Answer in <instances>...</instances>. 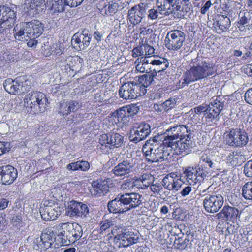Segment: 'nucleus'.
<instances>
[{
  "instance_id": "f257e3e1",
  "label": "nucleus",
  "mask_w": 252,
  "mask_h": 252,
  "mask_svg": "<svg viewBox=\"0 0 252 252\" xmlns=\"http://www.w3.org/2000/svg\"><path fill=\"white\" fill-rule=\"evenodd\" d=\"M190 65V68L186 71L183 75L182 85H187L205 79L214 74L213 67L202 57L197 56L192 59Z\"/></svg>"
},
{
  "instance_id": "f03ea898",
  "label": "nucleus",
  "mask_w": 252,
  "mask_h": 252,
  "mask_svg": "<svg viewBox=\"0 0 252 252\" xmlns=\"http://www.w3.org/2000/svg\"><path fill=\"white\" fill-rule=\"evenodd\" d=\"M158 134L152 139H149L145 142L142 147L146 160L151 162H159L168 160L170 158V153L168 149L162 144L159 145L162 138Z\"/></svg>"
},
{
  "instance_id": "7ed1b4c3",
  "label": "nucleus",
  "mask_w": 252,
  "mask_h": 252,
  "mask_svg": "<svg viewBox=\"0 0 252 252\" xmlns=\"http://www.w3.org/2000/svg\"><path fill=\"white\" fill-rule=\"evenodd\" d=\"M59 233L55 238L57 246L59 248L62 245L67 246L78 240L82 236V227L77 223L65 222L59 224Z\"/></svg>"
},
{
  "instance_id": "20e7f679",
  "label": "nucleus",
  "mask_w": 252,
  "mask_h": 252,
  "mask_svg": "<svg viewBox=\"0 0 252 252\" xmlns=\"http://www.w3.org/2000/svg\"><path fill=\"white\" fill-rule=\"evenodd\" d=\"M24 101L25 105L30 109V112L33 114L44 112L48 103L44 94L35 91L27 94Z\"/></svg>"
},
{
  "instance_id": "39448f33",
  "label": "nucleus",
  "mask_w": 252,
  "mask_h": 252,
  "mask_svg": "<svg viewBox=\"0 0 252 252\" xmlns=\"http://www.w3.org/2000/svg\"><path fill=\"white\" fill-rule=\"evenodd\" d=\"M162 145L164 146L167 149L168 148L171 149L170 152L173 150L178 155H185L189 154L191 150L192 141L190 139L186 138L185 141L179 139H173L172 138L163 136Z\"/></svg>"
},
{
  "instance_id": "423d86ee",
  "label": "nucleus",
  "mask_w": 252,
  "mask_h": 252,
  "mask_svg": "<svg viewBox=\"0 0 252 252\" xmlns=\"http://www.w3.org/2000/svg\"><path fill=\"white\" fill-rule=\"evenodd\" d=\"M140 88L135 82H127L123 84L119 89L120 97L126 100L135 99L139 96L145 94V90Z\"/></svg>"
},
{
  "instance_id": "0eeeda50",
  "label": "nucleus",
  "mask_w": 252,
  "mask_h": 252,
  "mask_svg": "<svg viewBox=\"0 0 252 252\" xmlns=\"http://www.w3.org/2000/svg\"><path fill=\"white\" fill-rule=\"evenodd\" d=\"M186 39V34L178 30L168 32L165 37V44L170 50L177 51L183 46Z\"/></svg>"
},
{
  "instance_id": "6e6552de",
  "label": "nucleus",
  "mask_w": 252,
  "mask_h": 252,
  "mask_svg": "<svg viewBox=\"0 0 252 252\" xmlns=\"http://www.w3.org/2000/svg\"><path fill=\"white\" fill-rule=\"evenodd\" d=\"M203 206L205 210L210 213L217 212L223 206L224 198L221 195L203 194Z\"/></svg>"
},
{
  "instance_id": "1a4fd4ad",
  "label": "nucleus",
  "mask_w": 252,
  "mask_h": 252,
  "mask_svg": "<svg viewBox=\"0 0 252 252\" xmlns=\"http://www.w3.org/2000/svg\"><path fill=\"white\" fill-rule=\"evenodd\" d=\"M227 144L233 147H243L248 141V137L244 130L239 128L232 129L227 135Z\"/></svg>"
},
{
  "instance_id": "9d476101",
  "label": "nucleus",
  "mask_w": 252,
  "mask_h": 252,
  "mask_svg": "<svg viewBox=\"0 0 252 252\" xmlns=\"http://www.w3.org/2000/svg\"><path fill=\"white\" fill-rule=\"evenodd\" d=\"M16 18L15 12L10 7L0 5V34L14 24Z\"/></svg>"
},
{
  "instance_id": "9b49d317",
  "label": "nucleus",
  "mask_w": 252,
  "mask_h": 252,
  "mask_svg": "<svg viewBox=\"0 0 252 252\" xmlns=\"http://www.w3.org/2000/svg\"><path fill=\"white\" fill-rule=\"evenodd\" d=\"M148 10V3L141 2L132 7L128 11V17L130 23L134 25L140 23L145 17Z\"/></svg>"
},
{
  "instance_id": "f8f14e48",
  "label": "nucleus",
  "mask_w": 252,
  "mask_h": 252,
  "mask_svg": "<svg viewBox=\"0 0 252 252\" xmlns=\"http://www.w3.org/2000/svg\"><path fill=\"white\" fill-rule=\"evenodd\" d=\"M224 107V103L218 98L213 100L207 105L206 113L204 117L206 122H212L214 120L219 121L220 113Z\"/></svg>"
},
{
  "instance_id": "ddd939ff",
  "label": "nucleus",
  "mask_w": 252,
  "mask_h": 252,
  "mask_svg": "<svg viewBox=\"0 0 252 252\" xmlns=\"http://www.w3.org/2000/svg\"><path fill=\"white\" fill-rule=\"evenodd\" d=\"M178 4L179 0H157L156 2L159 13L165 16L181 11L182 8Z\"/></svg>"
},
{
  "instance_id": "4468645a",
  "label": "nucleus",
  "mask_w": 252,
  "mask_h": 252,
  "mask_svg": "<svg viewBox=\"0 0 252 252\" xmlns=\"http://www.w3.org/2000/svg\"><path fill=\"white\" fill-rule=\"evenodd\" d=\"M39 211L41 218L47 221L54 220L61 214L60 207L49 201L44 202Z\"/></svg>"
},
{
  "instance_id": "2eb2a0df",
  "label": "nucleus",
  "mask_w": 252,
  "mask_h": 252,
  "mask_svg": "<svg viewBox=\"0 0 252 252\" xmlns=\"http://www.w3.org/2000/svg\"><path fill=\"white\" fill-rule=\"evenodd\" d=\"M151 131L149 124L145 122H142L136 127V129H133L130 131L129 139L130 141L137 143L146 138Z\"/></svg>"
},
{
  "instance_id": "dca6fc26",
  "label": "nucleus",
  "mask_w": 252,
  "mask_h": 252,
  "mask_svg": "<svg viewBox=\"0 0 252 252\" xmlns=\"http://www.w3.org/2000/svg\"><path fill=\"white\" fill-rule=\"evenodd\" d=\"M124 142V137L118 133L111 131L100 136L99 143L101 145L108 144L113 148L121 147Z\"/></svg>"
},
{
  "instance_id": "f3484780",
  "label": "nucleus",
  "mask_w": 252,
  "mask_h": 252,
  "mask_svg": "<svg viewBox=\"0 0 252 252\" xmlns=\"http://www.w3.org/2000/svg\"><path fill=\"white\" fill-rule=\"evenodd\" d=\"M17 177V169L11 165L0 167V184L10 185Z\"/></svg>"
},
{
  "instance_id": "a211bd4d",
  "label": "nucleus",
  "mask_w": 252,
  "mask_h": 252,
  "mask_svg": "<svg viewBox=\"0 0 252 252\" xmlns=\"http://www.w3.org/2000/svg\"><path fill=\"white\" fill-rule=\"evenodd\" d=\"M134 165L133 159L128 158L115 166L112 170V172L117 176H125L132 171Z\"/></svg>"
},
{
  "instance_id": "6ab92c4d",
  "label": "nucleus",
  "mask_w": 252,
  "mask_h": 252,
  "mask_svg": "<svg viewBox=\"0 0 252 252\" xmlns=\"http://www.w3.org/2000/svg\"><path fill=\"white\" fill-rule=\"evenodd\" d=\"M218 159H220L219 157L208 155L202 152L200 154L199 164L202 168L213 170H217L220 163Z\"/></svg>"
},
{
  "instance_id": "aec40b11",
  "label": "nucleus",
  "mask_w": 252,
  "mask_h": 252,
  "mask_svg": "<svg viewBox=\"0 0 252 252\" xmlns=\"http://www.w3.org/2000/svg\"><path fill=\"white\" fill-rule=\"evenodd\" d=\"M55 234L52 228H47L43 230L41 234L40 238L36 239V242L38 243L40 241L39 245L41 247H43L47 249L49 247H53V245L55 243V246H57V242L55 241Z\"/></svg>"
},
{
  "instance_id": "412c9836",
  "label": "nucleus",
  "mask_w": 252,
  "mask_h": 252,
  "mask_svg": "<svg viewBox=\"0 0 252 252\" xmlns=\"http://www.w3.org/2000/svg\"><path fill=\"white\" fill-rule=\"evenodd\" d=\"M127 211L139 207L142 202V196L135 192L122 194Z\"/></svg>"
},
{
  "instance_id": "4be33fe9",
  "label": "nucleus",
  "mask_w": 252,
  "mask_h": 252,
  "mask_svg": "<svg viewBox=\"0 0 252 252\" xmlns=\"http://www.w3.org/2000/svg\"><path fill=\"white\" fill-rule=\"evenodd\" d=\"M151 63L153 64L152 73L158 75L159 79L161 83L165 82V79L161 78V76H165V74H162V72L165 70L169 65V63L167 59L165 58H160L158 60H151Z\"/></svg>"
},
{
  "instance_id": "5701e85b",
  "label": "nucleus",
  "mask_w": 252,
  "mask_h": 252,
  "mask_svg": "<svg viewBox=\"0 0 252 252\" xmlns=\"http://www.w3.org/2000/svg\"><path fill=\"white\" fill-rule=\"evenodd\" d=\"M121 234L118 237V240H120V244L124 247H127L129 246L136 244L138 242L139 238L138 232L134 233L127 230Z\"/></svg>"
},
{
  "instance_id": "b1692460",
  "label": "nucleus",
  "mask_w": 252,
  "mask_h": 252,
  "mask_svg": "<svg viewBox=\"0 0 252 252\" xmlns=\"http://www.w3.org/2000/svg\"><path fill=\"white\" fill-rule=\"evenodd\" d=\"M184 173L187 177L188 181L189 182L190 184L200 182L203 180L204 176H205V174L202 170H200V167L197 169L196 167H189L184 172Z\"/></svg>"
},
{
  "instance_id": "393cba45",
  "label": "nucleus",
  "mask_w": 252,
  "mask_h": 252,
  "mask_svg": "<svg viewBox=\"0 0 252 252\" xmlns=\"http://www.w3.org/2000/svg\"><path fill=\"white\" fill-rule=\"evenodd\" d=\"M108 209L113 213H123L127 211L123 196L119 195L114 199L109 201L107 204Z\"/></svg>"
},
{
  "instance_id": "a878e982",
  "label": "nucleus",
  "mask_w": 252,
  "mask_h": 252,
  "mask_svg": "<svg viewBox=\"0 0 252 252\" xmlns=\"http://www.w3.org/2000/svg\"><path fill=\"white\" fill-rule=\"evenodd\" d=\"M174 174L171 173L166 175L162 180V186L166 189L170 191H178L181 187V183L178 179L174 176Z\"/></svg>"
},
{
  "instance_id": "bb28decb",
  "label": "nucleus",
  "mask_w": 252,
  "mask_h": 252,
  "mask_svg": "<svg viewBox=\"0 0 252 252\" xmlns=\"http://www.w3.org/2000/svg\"><path fill=\"white\" fill-rule=\"evenodd\" d=\"M28 22L22 23L19 27L17 25L14 29V36L16 39L19 41H28L31 38V31Z\"/></svg>"
},
{
  "instance_id": "cd10ccee",
  "label": "nucleus",
  "mask_w": 252,
  "mask_h": 252,
  "mask_svg": "<svg viewBox=\"0 0 252 252\" xmlns=\"http://www.w3.org/2000/svg\"><path fill=\"white\" fill-rule=\"evenodd\" d=\"M158 81H160L159 76L151 73L140 76L138 79V82H136V83L139 85L141 89L144 88L146 94L147 92L146 88L152 84H158Z\"/></svg>"
},
{
  "instance_id": "c85d7f7f",
  "label": "nucleus",
  "mask_w": 252,
  "mask_h": 252,
  "mask_svg": "<svg viewBox=\"0 0 252 252\" xmlns=\"http://www.w3.org/2000/svg\"><path fill=\"white\" fill-rule=\"evenodd\" d=\"M92 36L77 35L75 34L72 39V45L78 50H84L87 48L90 44Z\"/></svg>"
},
{
  "instance_id": "c756f323",
  "label": "nucleus",
  "mask_w": 252,
  "mask_h": 252,
  "mask_svg": "<svg viewBox=\"0 0 252 252\" xmlns=\"http://www.w3.org/2000/svg\"><path fill=\"white\" fill-rule=\"evenodd\" d=\"M237 26L242 32H247L252 29V12L244 14L238 21Z\"/></svg>"
},
{
  "instance_id": "7c9ffc66",
  "label": "nucleus",
  "mask_w": 252,
  "mask_h": 252,
  "mask_svg": "<svg viewBox=\"0 0 252 252\" xmlns=\"http://www.w3.org/2000/svg\"><path fill=\"white\" fill-rule=\"evenodd\" d=\"M213 25L219 31L218 33H220L225 32L229 29L231 25V22L227 16L220 15H218L217 18H215Z\"/></svg>"
},
{
  "instance_id": "2f4dec72",
  "label": "nucleus",
  "mask_w": 252,
  "mask_h": 252,
  "mask_svg": "<svg viewBox=\"0 0 252 252\" xmlns=\"http://www.w3.org/2000/svg\"><path fill=\"white\" fill-rule=\"evenodd\" d=\"M27 9L28 11L31 12L33 15H36L46 10V3L45 0H30Z\"/></svg>"
},
{
  "instance_id": "473e14b6",
  "label": "nucleus",
  "mask_w": 252,
  "mask_h": 252,
  "mask_svg": "<svg viewBox=\"0 0 252 252\" xmlns=\"http://www.w3.org/2000/svg\"><path fill=\"white\" fill-rule=\"evenodd\" d=\"M18 80V77L14 80L11 78L5 80L3 83L5 91L12 94H21L20 83Z\"/></svg>"
},
{
  "instance_id": "72a5a7b5",
  "label": "nucleus",
  "mask_w": 252,
  "mask_h": 252,
  "mask_svg": "<svg viewBox=\"0 0 252 252\" xmlns=\"http://www.w3.org/2000/svg\"><path fill=\"white\" fill-rule=\"evenodd\" d=\"M28 26H29L31 38H37L43 33L44 27L42 23L38 20L28 22Z\"/></svg>"
},
{
  "instance_id": "f704fd0d",
  "label": "nucleus",
  "mask_w": 252,
  "mask_h": 252,
  "mask_svg": "<svg viewBox=\"0 0 252 252\" xmlns=\"http://www.w3.org/2000/svg\"><path fill=\"white\" fill-rule=\"evenodd\" d=\"M147 59L145 57H142L140 61L136 66V69L142 73L146 72V74L151 73L152 72L153 64L151 63L152 60L150 58Z\"/></svg>"
},
{
  "instance_id": "c9c22d12",
  "label": "nucleus",
  "mask_w": 252,
  "mask_h": 252,
  "mask_svg": "<svg viewBox=\"0 0 252 252\" xmlns=\"http://www.w3.org/2000/svg\"><path fill=\"white\" fill-rule=\"evenodd\" d=\"M20 83L21 93L28 91L33 85V79L31 76H22L18 77Z\"/></svg>"
},
{
  "instance_id": "e433bc0d",
  "label": "nucleus",
  "mask_w": 252,
  "mask_h": 252,
  "mask_svg": "<svg viewBox=\"0 0 252 252\" xmlns=\"http://www.w3.org/2000/svg\"><path fill=\"white\" fill-rule=\"evenodd\" d=\"M176 132H177V136L178 139L185 141L186 138L188 139H191V130L188 128V127L186 125H177L175 126Z\"/></svg>"
},
{
  "instance_id": "4c0bfd02",
  "label": "nucleus",
  "mask_w": 252,
  "mask_h": 252,
  "mask_svg": "<svg viewBox=\"0 0 252 252\" xmlns=\"http://www.w3.org/2000/svg\"><path fill=\"white\" fill-rule=\"evenodd\" d=\"M223 208L226 220L231 221L233 222L236 221L239 212V210L237 208L229 205H225Z\"/></svg>"
},
{
  "instance_id": "58836bf2",
  "label": "nucleus",
  "mask_w": 252,
  "mask_h": 252,
  "mask_svg": "<svg viewBox=\"0 0 252 252\" xmlns=\"http://www.w3.org/2000/svg\"><path fill=\"white\" fill-rule=\"evenodd\" d=\"M93 188L90 189L91 194L93 195L100 196L101 194L104 195L107 191L106 186H103L102 184L99 183L94 182L93 183Z\"/></svg>"
},
{
  "instance_id": "ea45409f",
  "label": "nucleus",
  "mask_w": 252,
  "mask_h": 252,
  "mask_svg": "<svg viewBox=\"0 0 252 252\" xmlns=\"http://www.w3.org/2000/svg\"><path fill=\"white\" fill-rule=\"evenodd\" d=\"M49 2H52L51 10L54 12H63L65 9V6H67L64 0H49Z\"/></svg>"
},
{
  "instance_id": "a19ab883",
  "label": "nucleus",
  "mask_w": 252,
  "mask_h": 252,
  "mask_svg": "<svg viewBox=\"0 0 252 252\" xmlns=\"http://www.w3.org/2000/svg\"><path fill=\"white\" fill-rule=\"evenodd\" d=\"M78 203L79 202L74 200H72L67 203L66 209L68 216L72 218L76 216V211L77 210Z\"/></svg>"
},
{
  "instance_id": "79ce46f5",
  "label": "nucleus",
  "mask_w": 252,
  "mask_h": 252,
  "mask_svg": "<svg viewBox=\"0 0 252 252\" xmlns=\"http://www.w3.org/2000/svg\"><path fill=\"white\" fill-rule=\"evenodd\" d=\"M243 196L247 200H252V182L246 183L242 187Z\"/></svg>"
},
{
  "instance_id": "37998d69",
  "label": "nucleus",
  "mask_w": 252,
  "mask_h": 252,
  "mask_svg": "<svg viewBox=\"0 0 252 252\" xmlns=\"http://www.w3.org/2000/svg\"><path fill=\"white\" fill-rule=\"evenodd\" d=\"M89 213V209L87 206V205L83 204L82 202H79L77 210L76 211V216L77 217H81L84 218L86 217V216Z\"/></svg>"
},
{
  "instance_id": "c03bdc74",
  "label": "nucleus",
  "mask_w": 252,
  "mask_h": 252,
  "mask_svg": "<svg viewBox=\"0 0 252 252\" xmlns=\"http://www.w3.org/2000/svg\"><path fill=\"white\" fill-rule=\"evenodd\" d=\"M115 225H116V220L114 218L103 220L100 223V232L102 233L110 227Z\"/></svg>"
},
{
  "instance_id": "a18cd8bd",
  "label": "nucleus",
  "mask_w": 252,
  "mask_h": 252,
  "mask_svg": "<svg viewBox=\"0 0 252 252\" xmlns=\"http://www.w3.org/2000/svg\"><path fill=\"white\" fill-rule=\"evenodd\" d=\"M125 226L123 224L117 225L116 222V225L113 226V227L111 230L112 234L114 236V238L118 240V237L121 234H123L126 231V229L125 228Z\"/></svg>"
},
{
  "instance_id": "49530a36",
  "label": "nucleus",
  "mask_w": 252,
  "mask_h": 252,
  "mask_svg": "<svg viewBox=\"0 0 252 252\" xmlns=\"http://www.w3.org/2000/svg\"><path fill=\"white\" fill-rule=\"evenodd\" d=\"M189 240L188 239H183L182 237H178L174 241L175 246L179 249H185L189 245Z\"/></svg>"
},
{
  "instance_id": "de8ad7c7",
  "label": "nucleus",
  "mask_w": 252,
  "mask_h": 252,
  "mask_svg": "<svg viewBox=\"0 0 252 252\" xmlns=\"http://www.w3.org/2000/svg\"><path fill=\"white\" fill-rule=\"evenodd\" d=\"M67 102L70 113L74 112L82 107V103L80 101L72 100Z\"/></svg>"
},
{
  "instance_id": "09e8293b",
  "label": "nucleus",
  "mask_w": 252,
  "mask_h": 252,
  "mask_svg": "<svg viewBox=\"0 0 252 252\" xmlns=\"http://www.w3.org/2000/svg\"><path fill=\"white\" fill-rule=\"evenodd\" d=\"M178 5L181 7V11H185L186 12H189L190 8L192 7L189 0H179Z\"/></svg>"
},
{
  "instance_id": "8fccbe9b",
  "label": "nucleus",
  "mask_w": 252,
  "mask_h": 252,
  "mask_svg": "<svg viewBox=\"0 0 252 252\" xmlns=\"http://www.w3.org/2000/svg\"><path fill=\"white\" fill-rule=\"evenodd\" d=\"M177 133L175 126H170L165 130L163 136L172 138L173 139H178Z\"/></svg>"
},
{
  "instance_id": "3c124183",
  "label": "nucleus",
  "mask_w": 252,
  "mask_h": 252,
  "mask_svg": "<svg viewBox=\"0 0 252 252\" xmlns=\"http://www.w3.org/2000/svg\"><path fill=\"white\" fill-rule=\"evenodd\" d=\"M148 14L147 16L148 19L154 20H156L158 18L159 11L158 9H155L154 8H151L150 3H148V10H147Z\"/></svg>"
},
{
  "instance_id": "603ef678",
  "label": "nucleus",
  "mask_w": 252,
  "mask_h": 252,
  "mask_svg": "<svg viewBox=\"0 0 252 252\" xmlns=\"http://www.w3.org/2000/svg\"><path fill=\"white\" fill-rule=\"evenodd\" d=\"M58 112L62 116L67 115L70 113L67 101H63L60 104Z\"/></svg>"
},
{
  "instance_id": "864d4df0",
  "label": "nucleus",
  "mask_w": 252,
  "mask_h": 252,
  "mask_svg": "<svg viewBox=\"0 0 252 252\" xmlns=\"http://www.w3.org/2000/svg\"><path fill=\"white\" fill-rule=\"evenodd\" d=\"M113 116L118 118L119 122L125 123V120L123 107L115 111L113 113Z\"/></svg>"
},
{
  "instance_id": "5fc2aeb1",
  "label": "nucleus",
  "mask_w": 252,
  "mask_h": 252,
  "mask_svg": "<svg viewBox=\"0 0 252 252\" xmlns=\"http://www.w3.org/2000/svg\"><path fill=\"white\" fill-rule=\"evenodd\" d=\"M63 61V62H65V63H66L67 65L70 66L71 64L69 63V62H72L73 61H77L80 63H83V60L82 58L79 57L78 56L76 57H72L71 56H69L67 57H65L62 59V61Z\"/></svg>"
},
{
  "instance_id": "6e6d98bb",
  "label": "nucleus",
  "mask_w": 252,
  "mask_h": 252,
  "mask_svg": "<svg viewBox=\"0 0 252 252\" xmlns=\"http://www.w3.org/2000/svg\"><path fill=\"white\" fill-rule=\"evenodd\" d=\"M243 172L247 177H252V160L245 164Z\"/></svg>"
},
{
  "instance_id": "4d7b16f0",
  "label": "nucleus",
  "mask_w": 252,
  "mask_h": 252,
  "mask_svg": "<svg viewBox=\"0 0 252 252\" xmlns=\"http://www.w3.org/2000/svg\"><path fill=\"white\" fill-rule=\"evenodd\" d=\"M130 116H133L136 114L140 110V106L138 105V104H134L126 106Z\"/></svg>"
},
{
  "instance_id": "13d9d810",
  "label": "nucleus",
  "mask_w": 252,
  "mask_h": 252,
  "mask_svg": "<svg viewBox=\"0 0 252 252\" xmlns=\"http://www.w3.org/2000/svg\"><path fill=\"white\" fill-rule=\"evenodd\" d=\"M118 8V4L117 3H114L109 4L105 10V14L107 15H112L117 12Z\"/></svg>"
},
{
  "instance_id": "bf43d9fd",
  "label": "nucleus",
  "mask_w": 252,
  "mask_h": 252,
  "mask_svg": "<svg viewBox=\"0 0 252 252\" xmlns=\"http://www.w3.org/2000/svg\"><path fill=\"white\" fill-rule=\"evenodd\" d=\"M207 105L208 104L204 103L194 107L192 110H193L194 113L197 115H200L202 113L204 114L206 113L207 109H208Z\"/></svg>"
},
{
  "instance_id": "052dcab7",
  "label": "nucleus",
  "mask_w": 252,
  "mask_h": 252,
  "mask_svg": "<svg viewBox=\"0 0 252 252\" xmlns=\"http://www.w3.org/2000/svg\"><path fill=\"white\" fill-rule=\"evenodd\" d=\"M132 52V56L133 57H137L138 56L143 57V56H145L144 54V50L143 47H142V44L135 48H134Z\"/></svg>"
},
{
  "instance_id": "680f3d73",
  "label": "nucleus",
  "mask_w": 252,
  "mask_h": 252,
  "mask_svg": "<svg viewBox=\"0 0 252 252\" xmlns=\"http://www.w3.org/2000/svg\"><path fill=\"white\" fill-rule=\"evenodd\" d=\"M78 168L83 171H86L90 168L89 163L85 160H79L78 161Z\"/></svg>"
},
{
  "instance_id": "e2e57ef3",
  "label": "nucleus",
  "mask_w": 252,
  "mask_h": 252,
  "mask_svg": "<svg viewBox=\"0 0 252 252\" xmlns=\"http://www.w3.org/2000/svg\"><path fill=\"white\" fill-rule=\"evenodd\" d=\"M64 3L70 7H77L81 4L84 0H64Z\"/></svg>"
},
{
  "instance_id": "0e129e2a",
  "label": "nucleus",
  "mask_w": 252,
  "mask_h": 252,
  "mask_svg": "<svg viewBox=\"0 0 252 252\" xmlns=\"http://www.w3.org/2000/svg\"><path fill=\"white\" fill-rule=\"evenodd\" d=\"M150 185V182H147V184H143L140 180H136L133 181V188L136 187L138 189H145Z\"/></svg>"
},
{
  "instance_id": "69168bd1",
  "label": "nucleus",
  "mask_w": 252,
  "mask_h": 252,
  "mask_svg": "<svg viewBox=\"0 0 252 252\" xmlns=\"http://www.w3.org/2000/svg\"><path fill=\"white\" fill-rule=\"evenodd\" d=\"M244 98L247 103L252 105V88L249 89L246 92Z\"/></svg>"
},
{
  "instance_id": "338daca9",
  "label": "nucleus",
  "mask_w": 252,
  "mask_h": 252,
  "mask_svg": "<svg viewBox=\"0 0 252 252\" xmlns=\"http://www.w3.org/2000/svg\"><path fill=\"white\" fill-rule=\"evenodd\" d=\"M144 55H151L154 53V48L148 44H142Z\"/></svg>"
},
{
  "instance_id": "774afa93",
  "label": "nucleus",
  "mask_w": 252,
  "mask_h": 252,
  "mask_svg": "<svg viewBox=\"0 0 252 252\" xmlns=\"http://www.w3.org/2000/svg\"><path fill=\"white\" fill-rule=\"evenodd\" d=\"M175 104V99H168L165 101L163 104V107L165 109H169L173 108Z\"/></svg>"
}]
</instances>
